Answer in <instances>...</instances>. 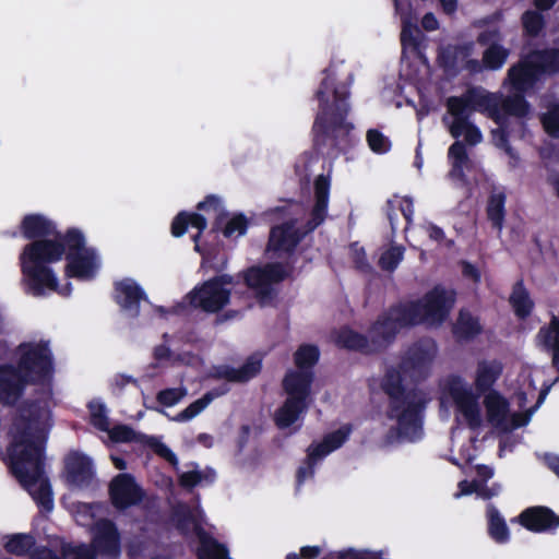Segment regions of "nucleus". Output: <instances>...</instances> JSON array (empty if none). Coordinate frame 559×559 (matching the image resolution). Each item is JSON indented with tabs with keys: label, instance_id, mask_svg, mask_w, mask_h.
Here are the masks:
<instances>
[{
	"label": "nucleus",
	"instance_id": "f257e3e1",
	"mask_svg": "<svg viewBox=\"0 0 559 559\" xmlns=\"http://www.w3.org/2000/svg\"><path fill=\"white\" fill-rule=\"evenodd\" d=\"M7 463L11 474L44 511L53 508L49 478L45 475L46 435L36 407L22 408L10 428Z\"/></svg>",
	"mask_w": 559,
	"mask_h": 559
},
{
	"label": "nucleus",
	"instance_id": "f03ea898",
	"mask_svg": "<svg viewBox=\"0 0 559 559\" xmlns=\"http://www.w3.org/2000/svg\"><path fill=\"white\" fill-rule=\"evenodd\" d=\"M349 87L326 75L316 92L319 111L316 116L312 133L313 150L322 157L335 158L347 153L356 143L352 133L354 124L347 121L350 110Z\"/></svg>",
	"mask_w": 559,
	"mask_h": 559
},
{
	"label": "nucleus",
	"instance_id": "7ed1b4c3",
	"mask_svg": "<svg viewBox=\"0 0 559 559\" xmlns=\"http://www.w3.org/2000/svg\"><path fill=\"white\" fill-rule=\"evenodd\" d=\"M445 107L448 114L453 118L448 129L451 136L455 139V142L448 150V158L451 163L449 177L466 182L467 178L464 169L471 160L465 143L459 139L464 135L465 142L472 146L481 142L483 134L479 128L471 121L475 111L486 115L492 121H498L500 118L496 108L488 103V99L479 97L472 87H468L460 96L448 97Z\"/></svg>",
	"mask_w": 559,
	"mask_h": 559
},
{
	"label": "nucleus",
	"instance_id": "20e7f679",
	"mask_svg": "<svg viewBox=\"0 0 559 559\" xmlns=\"http://www.w3.org/2000/svg\"><path fill=\"white\" fill-rule=\"evenodd\" d=\"M381 389L389 397L386 416L397 423V432L408 441L423 435L424 414L428 400L418 389H406L400 370L390 367L381 381Z\"/></svg>",
	"mask_w": 559,
	"mask_h": 559
},
{
	"label": "nucleus",
	"instance_id": "39448f33",
	"mask_svg": "<svg viewBox=\"0 0 559 559\" xmlns=\"http://www.w3.org/2000/svg\"><path fill=\"white\" fill-rule=\"evenodd\" d=\"M502 371L503 366L497 359L478 361L474 382L477 394L465 386L460 376H451L448 379L447 390L472 430L478 429L483 423L478 404L479 395L493 391L492 386L501 377Z\"/></svg>",
	"mask_w": 559,
	"mask_h": 559
},
{
	"label": "nucleus",
	"instance_id": "423d86ee",
	"mask_svg": "<svg viewBox=\"0 0 559 559\" xmlns=\"http://www.w3.org/2000/svg\"><path fill=\"white\" fill-rule=\"evenodd\" d=\"M559 73V48L533 49L511 66L507 80L513 92L533 94L548 76Z\"/></svg>",
	"mask_w": 559,
	"mask_h": 559
},
{
	"label": "nucleus",
	"instance_id": "0eeeda50",
	"mask_svg": "<svg viewBox=\"0 0 559 559\" xmlns=\"http://www.w3.org/2000/svg\"><path fill=\"white\" fill-rule=\"evenodd\" d=\"M299 209L300 204L297 201L289 200L284 205L275 206L270 210V214L286 219L270 229L266 252H272L277 255L283 253L293 255L304 238L314 230L310 229L309 221H307L301 228L297 227L298 219L294 215L297 214Z\"/></svg>",
	"mask_w": 559,
	"mask_h": 559
},
{
	"label": "nucleus",
	"instance_id": "6e6552de",
	"mask_svg": "<svg viewBox=\"0 0 559 559\" xmlns=\"http://www.w3.org/2000/svg\"><path fill=\"white\" fill-rule=\"evenodd\" d=\"M415 308L406 309L404 302L391 305L381 312L368 329V335L374 354L388 349L396 340L397 334L404 328L414 325Z\"/></svg>",
	"mask_w": 559,
	"mask_h": 559
},
{
	"label": "nucleus",
	"instance_id": "1a4fd4ad",
	"mask_svg": "<svg viewBox=\"0 0 559 559\" xmlns=\"http://www.w3.org/2000/svg\"><path fill=\"white\" fill-rule=\"evenodd\" d=\"M456 300V293L442 285H436L421 299L405 301L406 309L414 307V325L421 323L440 325L449 317Z\"/></svg>",
	"mask_w": 559,
	"mask_h": 559
},
{
	"label": "nucleus",
	"instance_id": "9d476101",
	"mask_svg": "<svg viewBox=\"0 0 559 559\" xmlns=\"http://www.w3.org/2000/svg\"><path fill=\"white\" fill-rule=\"evenodd\" d=\"M16 368L29 384H44L53 374V357L48 341L22 343Z\"/></svg>",
	"mask_w": 559,
	"mask_h": 559
},
{
	"label": "nucleus",
	"instance_id": "9b49d317",
	"mask_svg": "<svg viewBox=\"0 0 559 559\" xmlns=\"http://www.w3.org/2000/svg\"><path fill=\"white\" fill-rule=\"evenodd\" d=\"M68 243L66 259L68 261L64 267V274L70 278H92L97 270V257L93 248L85 246L84 234L75 227L66 231Z\"/></svg>",
	"mask_w": 559,
	"mask_h": 559
},
{
	"label": "nucleus",
	"instance_id": "f8f14e48",
	"mask_svg": "<svg viewBox=\"0 0 559 559\" xmlns=\"http://www.w3.org/2000/svg\"><path fill=\"white\" fill-rule=\"evenodd\" d=\"M290 270L281 262H269L264 265H253L243 273L245 284L255 293L261 305L271 304L277 293L273 284H278L288 278Z\"/></svg>",
	"mask_w": 559,
	"mask_h": 559
},
{
	"label": "nucleus",
	"instance_id": "ddd939ff",
	"mask_svg": "<svg viewBox=\"0 0 559 559\" xmlns=\"http://www.w3.org/2000/svg\"><path fill=\"white\" fill-rule=\"evenodd\" d=\"M300 382L299 376L283 379L282 385L287 397L274 414V423L278 429H286L294 425L309 407L311 389Z\"/></svg>",
	"mask_w": 559,
	"mask_h": 559
},
{
	"label": "nucleus",
	"instance_id": "4468645a",
	"mask_svg": "<svg viewBox=\"0 0 559 559\" xmlns=\"http://www.w3.org/2000/svg\"><path fill=\"white\" fill-rule=\"evenodd\" d=\"M51 237L27 243L20 254V261L49 266L52 263L59 262L68 247L66 233H59Z\"/></svg>",
	"mask_w": 559,
	"mask_h": 559
},
{
	"label": "nucleus",
	"instance_id": "2eb2a0df",
	"mask_svg": "<svg viewBox=\"0 0 559 559\" xmlns=\"http://www.w3.org/2000/svg\"><path fill=\"white\" fill-rule=\"evenodd\" d=\"M191 307L207 313H216L230 301V289L219 287L217 281H205L195 286L187 296Z\"/></svg>",
	"mask_w": 559,
	"mask_h": 559
},
{
	"label": "nucleus",
	"instance_id": "dca6fc26",
	"mask_svg": "<svg viewBox=\"0 0 559 559\" xmlns=\"http://www.w3.org/2000/svg\"><path fill=\"white\" fill-rule=\"evenodd\" d=\"M108 495L112 507L119 511L139 506L145 497L142 487L136 484L134 476L129 473H120L111 479L108 486Z\"/></svg>",
	"mask_w": 559,
	"mask_h": 559
},
{
	"label": "nucleus",
	"instance_id": "f3484780",
	"mask_svg": "<svg viewBox=\"0 0 559 559\" xmlns=\"http://www.w3.org/2000/svg\"><path fill=\"white\" fill-rule=\"evenodd\" d=\"M476 91L479 97L488 99V103L496 108L499 116L498 121H493L496 124H503L504 121H509V117L513 116L516 118H525L531 111V105L525 99L527 93L514 92L504 98L497 94L485 91L479 86H471Z\"/></svg>",
	"mask_w": 559,
	"mask_h": 559
},
{
	"label": "nucleus",
	"instance_id": "a211bd4d",
	"mask_svg": "<svg viewBox=\"0 0 559 559\" xmlns=\"http://www.w3.org/2000/svg\"><path fill=\"white\" fill-rule=\"evenodd\" d=\"M91 544L97 557L118 559L121 554V536L116 523L108 519L96 522Z\"/></svg>",
	"mask_w": 559,
	"mask_h": 559
},
{
	"label": "nucleus",
	"instance_id": "6ab92c4d",
	"mask_svg": "<svg viewBox=\"0 0 559 559\" xmlns=\"http://www.w3.org/2000/svg\"><path fill=\"white\" fill-rule=\"evenodd\" d=\"M20 265L33 296H43L46 289L58 292V278L49 265L26 261H20Z\"/></svg>",
	"mask_w": 559,
	"mask_h": 559
},
{
	"label": "nucleus",
	"instance_id": "aec40b11",
	"mask_svg": "<svg viewBox=\"0 0 559 559\" xmlns=\"http://www.w3.org/2000/svg\"><path fill=\"white\" fill-rule=\"evenodd\" d=\"M512 522L533 533L555 532L559 527V515L545 506H533L524 509Z\"/></svg>",
	"mask_w": 559,
	"mask_h": 559
},
{
	"label": "nucleus",
	"instance_id": "412c9836",
	"mask_svg": "<svg viewBox=\"0 0 559 559\" xmlns=\"http://www.w3.org/2000/svg\"><path fill=\"white\" fill-rule=\"evenodd\" d=\"M67 481L76 488H87L95 478L93 461L81 452H71L64 460Z\"/></svg>",
	"mask_w": 559,
	"mask_h": 559
},
{
	"label": "nucleus",
	"instance_id": "4be33fe9",
	"mask_svg": "<svg viewBox=\"0 0 559 559\" xmlns=\"http://www.w3.org/2000/svg\"><path fill=\"white\" fill-rule=\"evenodd\" d=\"M320 359V349L314 344H301L294 353V362L297 370H289L285 373L284 379L299 376V380L307 388L311 389L314 380L313 368Z\"/></svg>",
	"mask_w": 559,
	"mask_h": 559
},
{
	"label": "nucleus",
	"instance_id": "5701e85b",
	"mask_svg": "<svg viewBox=\"0 0 559 559\" xmlns=\"http://www.w3.org/2000/svg\"><path fill=\"white\" fill-rule=\"evenodd\" d=\"M262 369V360L254 356H250L239 368L227 365L213 366L207 373V378L228 382L243 383L260 373Z\"/></svg>",
	"mask_w": 559,
	"mask_h": 559
},
{
	"label": "nucleus",
	"instance_id": "b1692460",
	"mask_svg": "<svg viewBox=\"0 0 559 559\" xmlns=\"http://www.w3.org/2000/svg\"><path fill=\"white\" fill-rule=\"evenodd\" d=\"M29 384L12 364L0 365V401L4 404H14Z\"/></svg>",
	"mask_w": 559,
	"mask_h": 559
},
{
	"label": "nucleus",
	"instance_id": "393cba45",
	"mask_svg": "<svg viewBox=\"0 0 559 559\" xmlns=\"http://www.w3.org/2000/svg\"><path fill=\"white\" fill-rule=\"evenodd\" d=\"M436 355V343L432 340H419L411 345L401 361L405 372H420L426 369Z\"/></svg>",
	"mask_w": 559,
	"mask_h": 559
},
{
	"label": "nucleus",
	"instance_id": "a878e982",
	"mask_svg": "<svg viewBox=\"0 0 559 559\" xmlns=\"http://www.w3.org/2000/svg\"><path fill=\"white\" fill-rule=\"evenodd\" d=\"M114 292L115 301L121 309L131 312L133 317H138L140 313V302L146 298L143 288L133 280L123 278L115 283Z\"/></svg>",
	"mask_w": 559,
	"mask_h": 559
},
{
	"label": "nucleus",
	"instance_id": "bb28decb",
	"mask_svg": "<svg viewBox=\"0 0 559 559\" xmlns=\"http://www.w3.org/2000/svg\"><path fill=\"white\" fill-rule=\"evenodd\" d=\"M189 226L198 230L191 236V239L194 242V250L201 252L200 239L207 227V221L204 215L197 212L180 211L173 218L170 233L174 237L179 238L187 233Z\"/></svg>",
	"mask_w": 559,
	"mask_h": 559
},
{
	"label": "nucleus",
	"instance_id": "cd10ccee",
	"mask_svg": "<svg viewBox=\"0 0 559 559\" xmlns=\"http://www.w3.org/2000/svg\"><path fill=\"white\" fill-rule=\"evenodd\" d=\"M331 180L329 176L319 175L314 179V204L310 212L309 227L317 229L328 216Z\"/></svg>",
	"mask_w": 559,
	"mask_h": 559
},
{
	"label": "nucleus",
	"instance_id": "c85d7f7f",
	"mask_svg": "<svg viewBox=\"0 0 559 559\" xmlns=\"http://www.w3.org/2000/svg\"><path fill=\"white\" fill-rule=\"evenodd\" d=\"M22 236L27 240H40L59 234L57 225L43 214H26L20 224Z\"/></svg>",
	"mask_w": 559,
	"mask_h": 559
},
{
	"label": "nucleus",
	"instance_id": "c756f323",
	"mask_svg": "<svg viewBox=\"0 0 559 559\" xmlns=\"http://www.w3.org/2000/svg\"><path fill=\"white\" fill-rule=\"evenodd\" d=\"M335 345L350 352H357L362 355H374L369 336L359 333L352 328L342 326L335 334Z\"/></svg>",
	"mask_w": 559,
	"mask_h": 559
},
{
	"label": "nucleus",
	"instance_id": "7c9ffc66",
	"mask_svg": "<svg viewBox=\"0 0 559 559\" xmlns=\"http://www.w3.org/2000/svg\"><path fill=\"white\" fill-rule=\"evenodd\" d=\"M536 338L546 352L551 353L552 367L559 373V317L551 314L550 321L539 329Z\"/></svg>",
	"mask_w": 559,
	"mask_h": 559
},
{
	"label": "nucleus",
	"instance_id": "2f4dec72",
	"mask_svg": "<svg viewBox=\"0 0 559 559\" xmlns=\"http://www.w3.org/2000/svg\"><path fill=\"white\" fill-rule=\"evenodd\" d=\"M509 304L520 320L527 319L535 308V302L531 298L530 292L524 285L523 278L518 280L513 286L509 296Z\"/></svg>",
	"mask_w": 559,
	"mask_h": 559
},
{
	"label": "nucleus",
	"instance_id": "473e14b6",
	"mask_svg": "<svg viewBox=\"0 0 559 559\" xmlns=\"http://www.w3.org/2000/svg\"><path fill=\"white\" fill-rule=\"evenodd\" d=\"M484 404L487 411V418L497 428L508 430L506 425L509 413V402L498 391H490L486 394Z\"/></svg>",
	"mask_w": 559,
	"mask_h": 559
},
{
	"label": "nucleus",
	"instance_id": "72a5a7b5",
	"mask_svg": "<svg viewBox=\"0 0 559 559\" xmlns=\"http://www.w3.org/2000/svg\"><path fill=\"white\" fill-rule=\"evenodd\" d=\"M195 535L200 539V547L198 549L199 559H230L228 557L227 547L210 536L204 531L201 523H195Z\"/></svg>",
	"mask_w": 559,
	"mask_h": 559
},
{
	"label": "nucleus",
	"instance_id": "f704fd0d",
	"mask_svg": "<svg viewBox=\"0 0 559 559\" xmlns=\"http://www.w3.org/2000/svg\"><path fill=\"white\" fill-rule=\"evenodd\" d=\"M483 332V326L477 317L471 312L461 310L456 322L452 328L453 336L457 342H469Z\"/></svg>",
	"mask_w": 559,
	"mask_h": 559
},
{
	"label": "nucleus",
	"instance_id": "c9c22d12",
	"mask_svg": "<svg viewBox=\"0 0 559 559\" xmlns=\"http://www.w3.org/2000/svg\"><path fill=\"white\" fill-rule=\"evenodd\" d=\"M486 515L489 537L497 544H507L510 540V530L499 510L493 504H489Z\"/></svg>",
	"mask_w": 559,
	"mask_h": 559
},
{
	"label": "nucleus",
	"instance_id": "e433bc0d",
	"mask_svg": "<svg viewBox=\"0 0 559 559\" xmlns=\"http://www.w3.org/2000/svg\"><path fill=\"white\" fill-rule=\"evenodd\" d=\"M507 194L504 191H492L487 200L486 215L491 226L501 230L506 219Z\"/></svg>",
	"mask_w": 559,
	"mask_h": 559
},
{
	"label": "nucleus",
	"instance_id": "4c0bfd02",
	"mask_svg": "<svg viewBox=\"0 0 559 559\" xmlns=\"http://www.w3.org/2000/svg\"><path fill=\"white\" fill-rule=\"evenodd\" d=\"M3 538L5 539L3 543L4 550L13 556L23 557L28 555L31 557V552L36 548V539L28 533L10 534Z\"/></svg>",
	"mask_w": 559,
	"mask_h": 559
},
{
	"label": "nucleus",
	"instance_id": "58836bf2",
	"mask_svg": "<svg viewBox=\"0 0 559 559\" xmlns=\"http://www.w3.org/2000/svg\"><path fill=\"white\" fill-rule=\"evenodd\" d=\"M171 521L179 534L185 537L190 535L191 526L195 533V523H200L187 503H178L171 509Z\"/></svg>",
	"mask_w": 559,
	"mask_h": 559
},
{
	"label": "nucleus",
	"instance_id": "ea45409f",
	"mask_svg": "<svg viewBox=\"0 0 559 559\" xmlns=\"http://www.w3.org/2000/svg\"><path fill=\"white\" fill-rule=\"evenodd\" d=\"M509 49L504 48L499 44H491L484 52H483V64L487 70H499L506 63L509 57Z\"/></svg>",
	"mask_w": 559,
	"mask_h": 559
},
{
	"label": "nucleus",
	"instance_id": "a19ab883",
	"mask_svg": "<svg viewBox=\"0 0 559 559\" xmlns=\"http://www.w3.org/2000/svg\"><path fill=\"white\" fill-rule=\"evenodd\" d=\"M523 32L528 37H537L546 26V21L538 10H526L521 16Z\"/></svg>",
	"mask_w": 559,
	"mask_h": 559
},
{
	"label": "nucleus",
	"instance_id": "79ce46f5",
	"mask_svg": "<svg viewBox=\"0 0 559 559\" xmlns=\"http://www.w3.org/2000/svg\"><path fill=\"white\" fill-rule=\"evenodd\" d=\"M197 210L205 213L213 212L214 214H216V219L213 224V231L218 230L221 228L223 219L228 216V213L224 211L222 206L221 198L215 194L206 195L203 201L198 203Z\"/></svg>",
	"mask_w": 559,
	"mask_h": 559
},
{
	"label": "nucleus",
	"instance_id": "37998d69",
	"mask_svg": "<svg viewBox=\"0 0 559 559\" xmlns=\"http://www.w3.org/2000/svg\"><path fill=\"white\" fill-rule=\"evenodd\" d=\"M60 552L63 559H98L91 543H63Z\"/></svg>",
	"mask_w": 559,
	"mask_h": 559
},
{
	"label": "nucleus",
	"instance_id": "c03bdc74",
	"mask_svg": "<svg viewBox=\"0 0 559 559\" xmlns=\"http://www.w3.org/2000/svg\"><path fill=\"white\" fill-rule=\"evenodd\" d=\"M250 221L243 213L234 214L225 224L222 233L225 238L241 237L246 235Z\"/></svg>",
	"mask_w": 559,
	"mask_h": 559
},
{
	"label": "nucleus",
	"instance_id": "a18cd8bd",
	"mask_svg": "<svg viewBox=\"0 0 559 559\" xmlns=\"http://www.w3.org/2000/svg\"><path fill=\"white\" fill-rule=\"evenodd\" d=\"M404 258L402 246H391L379 258L378 265L382 271L393 272Z\"/></svg>",
	"mask_w": 559,
	"mask_h": 559
},
{
	"label": "nucleus",
	"instance_id": "49530a36",
	"mask_svg": "<svg viewBox=\"0 0 559 559\" xmlns=\"http://www.w3.org/2000/svg\"><path fill=\"white\" fill-rule=\"evenodd\" d=\"M400 37L403 48L411 47L414 50L419 49L421 32L416 24H413L408 20H404Z\"/></svg>",
	"mask_w": 559,
	"mask_h": 559
},
{
	"label": "nucleus",
	"instance_id": "de8ad7c7",
	"mask_svg": "<svg viewBox=\"0 0 559 559\" xmlns=\"http://www.w3.org/2000/svg\"><path fill=\"white\" fill-rule=\"evenodd\" d=\"M545 132L552 139H559V103L552 104L540 117Z\"/></svg>",
	"mask_w": 559,
	"mask_h": 559
},
{
	"label": "nucleus",
	"instance_id": "09e8293b",
	"mask_svg": "<svg viewBox=\"0 0 559 559\" xmlns=\"http://www.w3.org/2000/svg\"><path fill=\"white\" fill-rule=\"evenodd\" d=\"M352 433V426L349 424L343 425L338 429L326 433L323 439V445L328 449V451L333 452L340 449L349 438Z\"/></svg>",
	"mask_w": 559,
	"mask_h": 559
},
{
	"label": "nucleus",
	"instance_id": "8fccbe9b",
	"mask_svg": "<svg viewBox=\"0 0 559 559\" xmlns=\"http://www.w3.org/2000/svg\"><path fill=\"white\" fill-rule=\"evenodd\" d=\"M366 140L369 148L376 154H385L391 148V141L378 129H369Z\"/></svg>",
	"mask_w": 559,
	"mask_h": 559
},
{
	"label": "nucleus",
	"instance_id": "3c124183",
	"mask_svg": "<svg viewBox=\"0 0 559 559\" xmlns=\"http://www.w3.org/2000/svg\"><path fill=\"white\" fill-rule=\"evenodd\" d=\"M109 436L115 442H133L141 441L146 438L145 435L136 432L133 428L127 425H117L110 431Z\"/></svg>",
	"mask_w": 559,
	"mask_h": 559
},
{
	"label": "nucleus",
	"instance_id": "603ef678",
	"mask_svg": "<svg viewBox=\"0 0 559 559\" xmlns=\"http://www.w3.org/2000/svg\"><path fill=\"white\" fill-rule=\"evenodd\" d=\"M187 394V389L180 388H168L160 390L156 395V401L166 407H171L179 403Z\"/></svg>",
	"mask_w": 559,
	"mask_h": 559
},
{
	"label": "nucleus",
	"instance_id": "864d4df0",
	"mask_svg": "<svg viewBox=\"0 0 559 559\" xmlns=\"http://www.w3.org/2000/svg\"><path fill=\"white\" fill-rule=\"evenodd\" d=\"M211 403L210 396H202L190 405H188L183 411L177 414L175 420L177 421H188L195 416H198L207 405Z\"/></svg>",
	"mask_w": 559,
	"mask_h": 559
},
{
	"label": "nucleus",
	"instance_id": "5fc2aeb1",
	"mask_svg": "<svg viewBox=\"0 0 559 559\" xmlns=\"http://www.w3.org/2000/svg\"><path fill=\"white\" fill-rule=\"evenodd\" d=\"M91 424L100 431L109 430V420L106 414V407L102 403H90Z\"/></svg>",
	"mask_w": 559,
	"mask_h": 559
},
{
	"label": "nucleus",
	"instance_id": "6e6d98bb",
	"mask_svg": "<svg viewBox=\"0 0 559 559\" xmlns=\"http://www.w3.org/2000/svg\"><path fill=\"white\" fill-rule=\"evenodd\" d=\"M145 444L150 447L156 455L168 463L173 465L178 463L177 455L165 443L160 442L155 437H146Z\"/></svg>",
	"mask_w": 559,
	"mask_h": 559
},
{
	"label": "nucleus",
	"instance_id": "4d7b16f0",
	"mask_svg": "<svg viewBox=\"0 0 559 559\" xmlns=\"http://www.w3.org/2000/svg\"><path fill=\"white\" fill-rule=\"evenodd\" d=\"M204 478V475L200 471L183 472L178 477V484L180 487L191 490L198 486Z\"/></svg>",
	"mask_w": 559,
	"mask_h": 559
},
{
	"label": "nucleus",
	"instance_id": "13d9d810",
	"mask_svg": "<svg viewBox=\"0 0 559 559\" xmlns=\"http://www.w3.org/2000/svg\"><path fill=\"white\" fill-rule=\"evenodd\" d=\"M316 465L305 459L302 465H300L296 472V486L299 489L304 483L314 476Z\"/></svg>",
	"mask_w": 559,
	"mask_h": 559
},
{
	"label": "nucleus",
	"instance_id": "bf43d9fd",
	"mask_svg": "<svg viewBox=\"0 0 559 559\" xmlns=\"http://www.w3.org/2000/svg\"><path fill=\"white\" fill-rule=\"evenodd\" d=\"M331 452L328 451V449L325 448V445H323V442H319V443H312L309 445V448L307 449V456L306 459L308 461H310L312 464L317 465V462L326 456L328 454H330Z\"/></svg>",
	"mask_w": 559,
	"mask_h": 559
},
{
	"label": "nucleus",
	"instance_id": "052dcab7",
	"mask_svg": "<svg viewBox=\"0 0 559 559\" xmlns=\"http://www.w3.org/2000/svg\"><path fill=\"white\" fill-rule=\"evenodd\" d=\"M29 559H63L59 557L56 551L47 546H39L33 549Z\"/></svg>",
	"mask_w": 559,
	"mask_h": 559
},
{
	"label": "nucleus",
	"instance_id": "680f3d73",
	"mask_svg": "<svg viewBox=\"0 0 559 559\" xmlns=\"http://www.w3.org/2000/svg\"><path fill=\"white\" fill-rule=\"evenodd\" d=\"M497 126H498V129L492 131L493 135H497L499 138L500 146L507 147L508 150H510V147H509L510 132L508 129L509 121H504V123L502 126L501 124H497Z\"/></svg>",
	"mask_w": 559,
	"mask_h": 559
},
{
	"label": "nucleus",
	"instance_id": "e2e57ef3",
	"mask_svg": "<svg viewBox=\"0 0 559 559\" xmlns=\"http://www.w3.org/2000/svg\"><path fill=\"white\" fill-rule=\"evenodd\" d=\"M421 26L427 32H433L439 28V21L431 12H427L421 19Z\"/></svg>",
	"mask_w": 559,
	"mask_h": 559
},
{
	"label": "nucleus",
	"instance_id": "0e129e2a",
	"mask_svg": "<svg viewBox=\"0 0 559 559\" xmlns=\"http://www.w3.org/2000/svg\"><path fill=\"white\" fill-rule=\"evenodd\" d=\"M462 273L465 277L472 278L475 283L480 281V272L469 262H463Z\"/></svg>",
	"mask_w": 559,
	"mask_h": 559
},
{
	"label": "nucleus",
	"instance_id": "69168bd1",
	"mask_svg": "<svg viewBox=\"0 0 559 559\" xmlns=\"http://www.w3.org/2000/svg\"><path fill=\"white\" fill-rule=\"evenodd\" d=\"M321 554L319 546H304L300 548L299 556L301 559H317Z\"/></svg>",
	"mask_w": 559,
	"mask_h": 559
},
{
	"label": "nucleus",
	"instance_id": "338daca9",
	"mask_svg": "<svg viewBox=\"0 0 559 559\" xmlns=\"http://www.w3.org/2000/svg\"><path fill=\"white\" fill-rule=\"evenodd\" d=\"M428 236L431 240H435L437 242H442L445 239V234L441 227L435 224H429L428 228Z\"/></svg>",
	"mask_w": 559,
	"mask_h": 559
},
{
	"label": "nucleus",
	"instance_id": "774afa93",
	"mask_svg": "<svg viewBox=\"0 0 559 559\" xmlns=\"http://www.w3.org/2000/svg\"><path fill=\"white\" fill-rule=\"evenodd\" d=\"M545 464L559 478V455L546 454Z\"/></svg>",
	"mask_w": 559,
	"mask_h": 559
}]
</instances>
